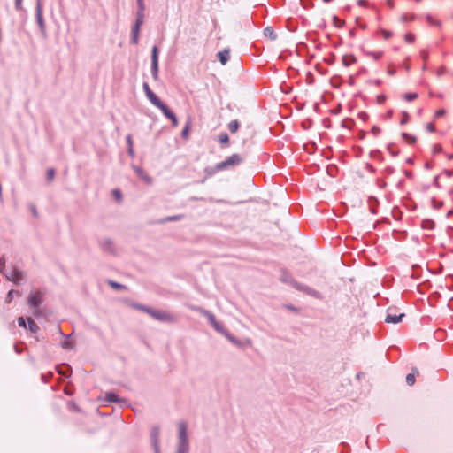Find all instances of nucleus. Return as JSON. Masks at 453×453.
I'll list each match as a JSON object with an SVG mask.
<instances>
[{"mask_svg": "<svg viewBox=\"0 0 453 453\" xmlns=\"http://www.w3.org/2000/svg\"><path fill=\"white\" fill-rule=\"evenodd\" d=\"M140 30H141L140 26L133 24L132 29H131V39H130V42L132 44H134V45L138 44Z\"/></svg>", "mask_w": 453, "mask_h": 453, "instance_id": "20", "label": "nucleus"}, {"mask_svg": "<svg viewBox=\"0 0 453 453\" xmlns=\"http://www.w3.org/2000/svg\"><path fill=\"white\" fill-rule=\"evenodd\" d=\"M380 33L383 35L385 39H389L392 37L393 33L391 31L386 30V29H380Z\"/></svg>", "mask_w": 453, "mask_h": 453, "instance_id": "58", "label": "nucleus"}, {"mask_svg": "<svg viewBox=\"0 0 453 453\" xmlns=\"http://www.w3.org/2000/svg\"><path fill=\"white\" fill-rule=\"evenodd\" d=\"M357 61V58L354 55L352 54H349V55H344L342 57V65L344 66H349L351 64H354L356 63Z\"/></svg>", "mask_w": 453, "mask_h": 453, "instance_id": "28", "label": "nucleus"}, {"mask_svg": "<svg viewBox=\"0 0 453 453\" xmlns=\"http://www.w3.org/2000/svg\"><path fill=\"white\" fill-rule=\"evenodd\" d=\"M244 161V157L241 155L234 153L226 157L224 161L218 163V169L226 170L228 167L241 165Z\"/></svg>", "mask_w": 453, "mask_h": 453, "instance_id": "4", "label": "nucleus"}, {"mask_svg": "<svg viewBox=\"0 0 453 453\" xmlns=\"http://www.w3.org/2000/svg\"><path fill=\"white\" fill-rule=\"evenodd\" d=\"M189 448L188 425L185 421H180L178 423V442L176 453H188Z\"/></svg>", "mask_w": 453, "mask_h": 453, "instance_id": "1", "label": "nucleus"}, {"mask_svg": "<svg viewBox=\"0 0 453 453\" xmlns=\"http://www.w3.org/2000/svg\"><path fill=\"white\" fill-rule=\"evenodd\" d=\"M144 22V13L136 12V19L134 21V25L142 27Z\"/></svg>", "mask_w": 453, "mask_h": 453, "instance_id": "42", "label": "nucleus"}, {"mask_svg": "<svg viewBox=\"0 0 453 453\" xmlns=\"http://www.w3.org/2000/svg\"><path fill=\"white\" fill-rule=\"evenodd\" d=\"M196 311H199L201 314H203V316H205L207 319H208V321L209 323L211 324V326L218 332L220 334H223L226 329L224 327V326L218 322L214 314H212L211 311L205 310V309H203V308H196L195 309Z\"/></svg>", "mask_w": 453, "mask_h": 453, "instance_id": "2", "label": "nucleus"}, {"mask_svg": "<svg viewBox=\"0 0 453 453\" xmlns=\"http://www.w3.org/2000/svg\"><path fill=\"white\" fill-rule=\"evenodd\" d=\"M42 303V296L41 292H31L28 297V304L34 309L35 314L39 315L40 306Z\"/></svg>", "mask_w": 453, "mask_h": 453, "instance_id": "5", "label": "nucleus"}, {"mask_svg": "<svg viewBox=\"0 0 453 453\" xmlns=\"http://www.w3.org/2000/svg\"><path fill=\"white\" fill-rule=\"evenodd\" d=\"M99 246L104 252H109L111 255H115L116 251L114 249L113 242L110 238H106L99 242Z\"/></svg>", "mask_w": 453, "mask_h": 453, "instance_id": "13", "label": "nucleus"}, {"mask_svg": "<svg viewBox=\"0 0 453 453\" xmlns=\"http://www.w3.org/2000/svg\"><path fill=\"white\" fill-rule=\"evenodd\" d=\"M442 152V147L440 144L433 145V153L437 154Z\"/></svg>", "mask_w": 453, "mask_h": 453, "instance_id": "61", "label": "nucleus"}, {"mask_svg": "<svg viewBox=\"0 0 453 453\" xmlns=\"http://www.w3.org/2000/svg\"><path fill=\"white\" fill-rule=\"evenodd\" d=\"M4 276L6 280L19 285L20 280L24 278V273L18 267H14L11 272H6Z\"/></svg>", "mask_w": 453, "mask_h": 453, "instance_id": "8", "label": "nucleus"}, {"mask_svg": "<svg viewBox=\"0 0 453 453\" xmlns=\"http://www.w3.org/2000/svg\"><path fill=\"white\" fill-rule=\"evenodd\" d=\"M396 145L395 143H389L388 145V151L392 155L393 157H396L399 155V150L395 148Z\"/></svg>", "mask_w": 453, "mask_h": 453, "instance_id": "39", "label": "nucleus"}, {"mask_svg": "<svg viewBox=\"0 0 453 453\" xmlns=\"http://www.w3.org/2000/svg\"><path fill=\"white\" fill-rule=\"evenodd\" d=\"M185 218L184 214H177L173 216H166L155 221L156 224L163 225L167 222L180 221Z\"/></svg>", "mask_w": 453, "mask_h": 453, "instance_id": "16", "label": "nucleus"}, {"mask_svg": "<svg viewBox=\"0 0 453 453\" xmlns=\"http://www.w3.org/2000/svg\"><path fill=\"white\" fill-rule=\"evenodd\" d=\"M358 118L362 119L363 121H366L369 119V115L365 111H360L358 113Z\"/></svg>", "mask_w": 453, "mask_h": 453, "instance_id": "62", "label": "nucleus"}, {"mask_svg": "<svg viewBox=\"0 0 453 453\" xmlns=\"http://www.w3.org/2000/svg\"><path fill=\"white\" fill-rule=\"evenodd\" d=\"M367 203L369 204V209H370L371 213L377 214L378 211H377L376 207L379 205V203H380L378 198L373 196H370L367 199Z\"/></svg>", "mask_w": 453, "mask_h": 453, "instance_id": "22", "label": "nucleus"}, {"mask_svg": "<svg viewBox=\"0 0 453 453\" xmlns=\"http://www.w3.org/2000/svg\"><path fill=\"white\" fill-rule=\"evenodd\" d=\"M219 171H223V170L218 169V164H216L214 166H207L204 169V173H206L207 176H212Z\"/></svg>", "mask_w": 453, "mask_h": 453, "instance_id": "36", "label": "nucleus"}, {"mask_svg": "<svg viewBox=\"0 0 453 453\" xmlns=\"http://www.w3.org/2000/svg\"><path fill=\"white\" fill-rule=\"evenodd\" d=\"M14 295L19 296H21V294L19 290L11 289V290H9V292L6 295L5 303H10L12 302Z\"/></svg>", "mask_w": 453, "mask_h": 453, "instance_id": "37", "label": "nucleus"}, {"mask_svg": "<svg viewBox=\"0 0 453 453\" xmlns=\"http://www.w3.org/2000/svg\"><path fill=\"white\" fill-rule=\"evenodd\" d=\"M431 203H432V206L433 208L438 210L440 208H441L443 206V202L442 201H437L434 197H433L431 199Z\"/></svg>", "mask_w": 453, "mask_h": 453, "instance_id": "46", "label": "nucleus"}, {"mask_svg": "<svg viewBox=\"0 0 453 453\" xmlns=\"http://www.w3.org/2000/svg\"><path fill=\"white\" fill-rule=\"evenodd\" d=\"M43 8L42 3L35 5V20L42 35H45L46 27L43 19Z\"/></svg>", "mask_w": 453, "mask_h": 453, "instance_id": "9", "label": "nucleus"}, {"mask_svg": "<svg viewBox=\"0 0 453 453\" xmlns=\"http://www.w3.org/2000/svg\"><path fill=\"white\" fill-rule=\"evenodd\" d=\"M108 285L115 290L127 289V286L111 280H108Z\"/></svg>", "mask_w": 453, "mask_h": 453, "instance_id": "35", "label": "nucleus"}, {"mask_svg": "<svg viewBox=\"0 0 453 453\" xmlns=\"http://www.w3.org/2000/svg\"><path fill=\"white\" fill-rule=\"evenodd\" d=\"M149 315L150 317H152L153 319H155L156 320H158L160 322H170L171 323L174 320L173 317L170 313L165 312V311H161L158 310H155L153 308H151Z\"/></svg>", "mask_w": 453, "mask_h": 453, "instance_id": "7", "label": "nucleus"}, {"mask_svg": "<svg viewBox=\"0 0 453 453\" xmlns=\"http://www.w3.org/2000/svg\"><path fill=\"white\" fill-rule=\"evenodd\" d=\"M411 371H412V372L408 373L406 376V383L409 386H412L415 383V381H416L415 376H416V374L419 373L418 368H416V367H413Z\"/></svg>", "mask_w": 453, "mask_h": 453, "instance_id": "24", "label": "nucleus"}, {"mask_svg": "<svg viewBox=\"0 0 453 453\" xmlns=\"http://www.w3.org/2000/svg\"><path fill=\"white\" fill-rule=\"evenodd\" d=\"M301 288H298L299 291H302L303 293L311 295V296H312L314 297H319V291L310 288L309 286H306V285H303V284L301 283Z\"/></svg>", "mask_w": 453, "mask_h": 453, "instance_id": "23", "label": "nucleus"}, {"mask_svg": "<svg viewBox=\"0 0 453 453\" xmlns=\"http://www.w3.org/2000/svg\"><path fill=\"white\" fill-rule=\"evenodd\" d=\"M218 141L222 147L229 146V136L226 132H222L219 134Z\"/></svg>", "mask_w": 453, "mask_h": 453, "instance_id": "26", "label": "nucleus"}, {"mask_svg": "<svg viewBox=\"0 0 453 453\" xmlns=\"http://www.w3.org/2000/svg\"><path fill=\"white\" fill-rule=\"evenodd\" d=\"M53 377V373L51 372H48L47 374H41V380L44 383H48L49 380Z\"/></svg>", "mask_w": 453, "mask_h": 453, "instance_id": "52", "label": "nucleus"}, {"mask_svg": "<svg viewBox=\"0 0 453 453\" xmlns=\"http://www.w3.org/2000/svg\"><path fill=\"white\" fill-rule=\"evenodd\" d=\"M145 4L143 0H137V12L140 13H144Z\"/></svg>", "mask_w": 453, "mask_h": 453, "instance_id": "48", "label": "nucleus"}, {"mask_svg": "<svg viewBox=\"0 0 453 453\" xmlns=\"http://www.w3.org/2000/svg\"><path fill=\"white\" fill-rule=\"evenodd\" d=\"M401 136L410 145H412L417 142L416 136L410 134L408 133L403 132L401 134Z\"/></svg>", "mask_w": 453, "mask_h": 453, "instance_id": "31", "label": "nucleus"}, {"mask_svg": "<svg viewBox=\"0 0 453 453\" xmlns=\"http://www.w3.org/2000/svg\"><path fill=\"white\" fill-rule=\"evenodd\" d=\"M150 72L153 80L157 81L159 73V49L157 45H154L151 49Z\"/></svg>", "mask_w": 453, "mask_h": 453, "instance_id": "3", "label": "nucleus"}, {"mask_svg": "<svg viewBox=\"0 0 453 453\" xmlns=\"http://www.w3.org/2000/svg\"><path fill=\"white\" fill-rule=\"evenodd\" d=\"M387 97L384 94H380L379 96H377V98H376V101H377V104H382L385 103Z\"/></svg>", "mask_w": 453, "mask_h": 453, "instance_id": "59", "label": "nucleus"}, {"mask_svg": "<svg viewBox=\"0 0 453 453\" xmlns=\"http://www.w3.org/2000/svg\"><path fill=\"white\" fill-rule=\"evenodd\" d=\"M6 259L2 257H0V273L4 275L7 271L5 268Z\"/></svg>", "mask_w": 453, "mask_h": 453, "instance_id": "51", "label": "nucleus"}, {"mask_svg": "<svg viewBox=\"0 0 453 453\" xmlns=\"http://www.w3.org/2000/svg\"><path fill=\"white\" fill-rule=\"evenodd\" d=\"M56 171L54 168L50 167L47 170L46 173V180L48 182H51L55 178Z\"/></svg>", "mask_w": 453, "mask_h": 453, "instance_id": "40", "label": "nucleus"}, {"mask_svg": "<svg viewBox=\"0 0 453 453\" xmlns=\"http://www.w3.org/2000/svg\"><path fill=\"white\" fill-rule=\"evenodd\" d=\"M420 226L423 229L433 230L435 227V223L431 219H425L422 220Z\"/></svg>", "mask_w": 453, "mask_h": 453, "instance_id": "27", "label": "nucleus"}, {"mask_svg": "<svg viewBox=\"0 0 453 453\" xmlns=\"http://www.w3.org/2000/svg\"><path fill=\"white\" fill-rule=\"evenodd\" d=\"M402 116L403 117H402V119L400 120V124L404 125L409 121L410 116L407 111H403Z\"/></svg>", "mask_w": 453, "mask_h": 453, "instance_id": "55", "label": "nucleus"}, {"mask_svg": "<svg viewBox=\"0 0 453 453\" xmlns=\"http://www.w3.org/2000/svg\"><path fill=\"white\" fill-rule=\"evenodd\" d=\"M140 30H141L140 26L133 24L132 29H131V39H130V42L132 44H134V45L138 44Z\"/></svg>", "mask_w": 453, "mask_h": 453, "instance_id": "19", "label": "nucleus"}, {"mask_svg": "<svg viewBox=\"0 0 453 453\" xmlns=\"http://www.w3.org/2000/svg\"><path fill=\"white\" fill-rule=\"evenodd\" d=\"M222 335H224L232 344L236 346L239 349H243L246 347V343L242 342L240 339L233 335L226 330Z\"/></svg>", "mask_w": 453, "mask_h": 453, "instance_id": "15", "label": "nucleus"}, {"mask_svg": "<svg viewBox=\"0 0 453 453\" xmlns=\"http://www.w3.org/2000/svg\"><path fill=\"white\" fill-rule=\"evenodd\" d=\"M56 371L59 375L65 378H70L72 375V367L65 363L58 365L56 366Z\"/></svg>", "mask_w": 453, "mask_h": 453, "instance_id": "14", "label": "nucleus"}, {"mask_svg": "<svg viewBox=\"0 0 453 453\" xmlns=\"http://www.w3.org/2000/svg\"><path fill=\"white\" fill-rule=\"evenodd\" d=\"M133 168L134 169L135 173L138 174L140 178L148 182L151 181V179L144 173V171L141 167L133 165Z\"/></svg>", "mask_w": 453, "mask_h": 453, "instance_id": "32", "label": "nucleus"}, {"mask_svg": "<svg viewBox=\"0 0 453 453\" xmlns=\"http://www.w3.org/2000/svg\"><path fill=\"white\" fill-rule=\"evenodd\" d=\"M264 35L265 37H268L270 40L272 41H275L278 37L277 34L275 33L274 29L273 27H266L265 29H264Z\"/></svg>", "mask_w": 453, "mask_h": 453, "instance_id": "25", "label": "nucleus"}, {"mask_svg": "<svg viewBox=\"0 0 453 453\" xmlns=\"http://www.w3.org/2000/svg\"><path fill=\"white\" fill-rule=\"evenodd\" d=\"M142 88L145 93L146 97L148 100L154 105L157 106L160 104L163 101L159 99V97L150 89L149 84L147 81H144L142 83Z\"/></svg>", "mask_w": 453, "mask_h": 453, "instance_id": "10", "label": "nucleus"}, {"mask_svg": "<svg viewBox=\"0 0 453 453\" xmlns=\"http://www.w3.org/2000/svg\"><path fill=\"white\" fill-rule=\"evenodd\" d=\"M240 127V122L237 119L231 120L228 125L227 128L231 134H235Z\"/></svg>", "mask_w": 453, "mask_h": 453, "instance_id": "29", "label": "nucleus"}, {"mask_svg": "<svg viewBox=\"0 0 453 453\" xmlns=\"http://www.w3.org/2000/svg\"><path fill=\"white\" fill-rule=\"evenodd\" d=\"M342 83V79L340 75H334L330 79V84L335 88H339Z\"/></svg>", "mask_w": 453, "mask_h": 453, "instance_id": "34", "label": "nucleus"}, {"mask_svg": "<svg viewBox=\"0 0 453 453\" xmlns=\"http://www.w3.org/2000/svg\"><path fill=\"white\" fill-rule=\"evenodd\" d=\"M105 402L108 403H117L121 404V406H125L127 404V400L125 398L119 397L115 392L110 391L105 394L104 396Z\"/></svg>", "mask_w": 453, "mask_h": 453, "instance_id": "11", "label": "nucleus"}, {"mask_svg": "<svg viewBox=\"0 0 453 453\" xmlns=\"http://www.w3.org/2000/svg\"><path fill=\"white\" fill-rule=\"evenodd\" d=\"M418 96V93L416 92H410V93H405L403 95V97L404 99L407 101V102H411L415 99H417Z\"/></svg>", "mask_w": 453, "mask_h": 453, "instance_id": "41", "label": "nucleus"}, {"mask_svg": "<svg viewBox=\"0 0 453 453\" xmlns=\"http://www.w3.org/2000/svg\"><path fill=\"white\" fill-rule=\"evenodd\" d=\"M112 196L117 201H120L122 199V192L120 189H118V188L113 189Z\"/></svg>", "mask_w": 453, "mask_h": 453, "instance_id": "49", "label": "nucleus"}, {"mask_svg": "<svg viewBox=\"0 0 453 453\" xmlns=\"http://www.w3.org/2000/svg\"><path fill=\"white\" fill-rule=\"evenodd\" d=\"M217 57L222 65H226L230 58V50L228 49H224L218 52Z\"/></svg>", "mask_w": 453, "mask_h": 453, "instance_id": "21", "label": "nucleus"}, {"mask_svg": "<svg viewBox=\"0 0 453 453\" xmlns=\"http://www.w3.org/2000/svg\"><path fill=\"white\" fill-rule=\"evenodd\" d=\"M355 124L354 119L346 118L342 121V127L344 128H351Z\"/></svg>", "mask_w": 453, "mask_h": 453, "instance_id": "38", "label": "nucleus"}, {"mask_svg": "<svg viewBox=\"0 0 453 453\" xmlns=\"http://www.w3.org/2000/svg\"><path fill=\"white\" fill-rule=\"evenodd\" d=\"M333 23L336 27H342L345 24L344 20L340 19L336 15L333 16Z\"/></svg>", "mask_w": 453, "mask_h": 453, "instance_id": "43", "label": "nucleus"}, {"mask_svg": "<svg viewBox=\"0 0 453 453\" xmlns=\"http://www.w3.org/2000/svg\"><path fill=\"white\" fill-rule=\"evenodd\" d=\"M134 309L137 310V311H143L147 314H150V311L151 310V307L150 306H147V305H144V304H142V303H132L131 305Z\"/></svg>", "mask_w": 453, "mask_h": 453, "instance_id": "30", "label": "nucleus"}, {"mask_svg": "<svg viewBox=\"0 0 453 453\" xmlns=\"http://www.w3.org/2000/svg\"><path fill=\"white\" fill-rule=\"evenodd\" d=\"M280 280L293 287L296 290H298V288H302L301 283L297 282L285 268L280 270Z\"/></svg>", "mask_w": 453, "mask_h": 453, "instance_id": "6", "label": "nucleus"}, {"mask_svg": "<svg viewBox=\"0 0 453 453\" xmlns=\"http://www.w3.org/2000/svg\"><path fill=\"white\" fill-rule=\"evenodd\" d=\"M391 311H392L391 307L387 310V316L385 318L386 323L398 324L399 322L402 321L403 318L405 317L404 313H400V314L396 315V314H392Z\"/></svg>", "mask_w": 453, "mask_h": 453, "instance_id": "12", "label": "nucleus"}, {"mask_svg": "<svg viewBox=\"0 0 453 453\" xmlns=\"http://www.w3.org/2000/svg\"><path fill=\"white\" fill-rule=\"evenodd\" d=\"M370 157H377L380 160H383V157L381 156V153L379 150H371Z\"/></svg>", "mask_w": 453, "mask_h": 453, "instance_id": "53", "label": "nucleus"}, {"mask_svg": "<svg viewBox=\"0 0 453 453\" xmlns=\"http://www.w3.org/2000/svg\"><path fill=\"white\" fill-rule=\"evenodd\" d=\"M159 436H160V427L159 426H154L150 430V442L151 445H156L159 443Z\"/></svg>", "mask_w": 453, "mask_h": 453, "instance_id": "17", "label": "nucleus"}, {"mask_svg": "<svg viewBox=\"0 0 453 453\" xmlns=\"http://www.w3.org/2000/svg\"><path fill=\"white\" fill-rule=\"evenodd\" d=\"M189 135V122L186 124V126L183 127L181 131V137L183 139H188Z\"/></svg>", "mask_w": 453, "mask_h": 453, "instance_id": "47", "label": "nucleus"}, {"mask_svg": "<svg viewBox=\"0 0 453 453\" xmlns=\"http://www.w3.org/2000/svg\"><path fill=\"white\" fill-rule=\"evenodd\" d=\"M446 114V111L444 109L437 110L434 113L435 118L443 117Z\"/></svg>", "mask_w": 453, "mask_h": 453, "instance_id": "64", "label": "nucleus"}, {"mask_svg": "<svg viewBox=\"0 0 453 453\" xmlns=\"http://www.w3.org/2000/svg\"><path fill=\"white\" fill-rule=\"evenodd\" d=\"M157 108H158L162 111L164 116L168 119H171L173 116L176 115L164 102L158 104Z\"/></svg>", "mask_w": 453, "mask_h": 453, "instance_id": "18", "label": "nucleus"}, {"mask_svg": "<svg viewBox=\"0 0 453 453\" xmlns=\"http://www.w3.org/2000/svg\"><path fill=\"white\" fill-rule=\"evenodd\" d=\"M404 40L407 43H412L415 41V35L412 33H407L404 35Z\"/></svg>", "mask_w": 453, "mask_h": 453, "instance_id": "50", "label": "nucleus"}, {"mask_svg": "<svg viewBox=\"0 0 453 453\" xmlns=\"http://www.w3.org/2000/svg\"><path fill=\"white\" fill-rule=\"evenodd\" d=\"M61 347L65 349H72L73 348L72 342L68 340H65L63 342H61Z\"/></svg>", "mask_w": 453, "mask_h": 453, "instance_id": "56", "label": "nucleus"}, {"mask_svg": "<svg viewBox=\"0 0 453 453\" xmlns=\"http://www.w3.org/2000/svg\"><path fill=\"white\" fill-rule=\"evenodd\" d=\"M18 324L20 327L27 328L26 319L24 317L20 316L18 318Z\"/></svg>", "mask_w": 453, "mask_h": 453, "instance_id": "60", "label": "nucleus"}, {"mask_svg": "<svg viewBox=\"0 0 453 453\" xmlns=\"http://www.w3.org/2000/svg\"><path fill=\"white\" fill-rule=\"evenodd\" d=\"M27 322L28 329L31 333L36 334L40 330L39 326L35 322V320L32 318H28Z\"/></svg>", "mask_w": 453, "mask_h": 453, "instance_id": "33", "label": "nucleus"}, {"mask_svg": "<svg viewBox=\"0 0 453 453\" xmlns=\"http://www.w3.org/2000/svg\"><path fill=\"white\" fill-rule=\"evenodd\" d=\"M365 54L367 56L372 57L375 60H379L382 57L383 52L382 51H378V52L367 51V52H365Z\"/></svg>", "mask_w": 453, "mask_h": 453, "instance_id": "45", "label": "nucleus"}, {"mask_svg": "<svg viewBox=\"0 0 453 453\" xmlns=\"http://www.w3.org/2000/svg\"><path fill=\"white\" fill-rule=\"evenodd\" d=\"M312 125V120L311 119H306L304 120L303 123H302V126L304 129H309L311 128Z\"/></svg>", "mask_w": 453, "mask_h": 453, "instance_id": "63", "label": "nucleus"}, {"mask_svg": "<svg viewBox=\"0 0 453 453\" xmlns=\"http://www.w3.org/2000/svg\"><path fill=\"white\" fill-rule=\"evenodd\" d=\"M283 307L290 311H293V312H298L299 311V308L296 307L295 305L293 304H290V303H288V304H284Z\"/></svg>", "mask_w": 453, "mask_h": 453, "instance_id": "57", "label": "nucleus"}, {"mask_svg": "<svg viewBox=\"0 0 453 453\" xmlns=\"http://www.w3.org/2000/svg\"><path fill=\"white\" fill-rule=\"evenodd\" d=\"M338 167L335 165H329L326 168L327 173L334 177L335 175V173L337 172Z\"/></svg>", "mask_w": 453, "mask_h": 453, "instance_id": "44", "label": "nucleus"}, {"mask_svg": "<svg viewBox=\"0 0 453 453\" xmlns=\"http://www.w3.org/2000/svg\"><path fill=\"white\" fill-rule=\"evenodd\" d=\"M14 7L19 12H26V11L24 10V8L22 6V0H15Z\"/></svg>", "mask_w": 453, "mask_h": 453, "instance_id": "54", "label": "nucleus"}]
</instances>
